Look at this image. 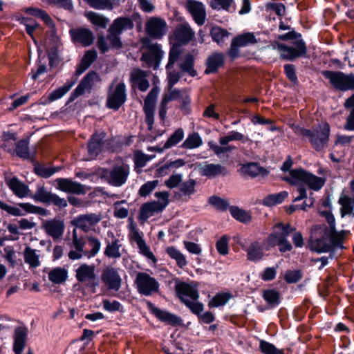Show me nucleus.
<instances>
[{
	"instance_id": "obj_42",
	"label": "nucleus",
	"mask_w": 354,
	"mask_h": 354,
	"mask_svg": "<svg viewBox=\"0 0 354 354\" xmlns=\"http://www.w3.org/2000/svg\"><path fill=\"white\" fill-rule=\"evenodd\" d=\"M230 212L234 218L243 223H248L252 219L251 215L247 211L237 206H230Z\"/></svg>"
},
{
	"instance_id": "obj_20",
	"label": "nucleus",
	"mask_w": 354,
	"mask_h": 354,
	"mask_svg": "<svg viewBox=\"0 0 354 354\" xmlns=\"http://www.w3.org/2000/svg\"><path fill=\"white\" fill-rule=\"evenodd\" d=\"M77 78L73 77L70 81H67L62 86H60L53 91L48 96H42L39 100L40 104L46 105L50 102L62 98L73 86L76 83Z\"/></svg>"
},
{
	"instance_id": "obj_43",
	"label": "nucleus",
	"mask_w": 354,
	"mask_h": 354,
	"mask_svg": "<svg viewBox=\"0 0 354 354\" xmlns=\"http://www.w3.org/2000/svg\"><path fill=\"white\" fill-rule=\"evenodd\" d=\"M32 160L34 161V172L41 178H48L58 171L54 167H46L39 165L37 160Z\"/></svg>"
},
{
	"instance_id": "obj_59",
	"label": "nucleus",
	"mask_w": 354,
	"mask_h": 354,
	"mask_svg": "<svg viewBox=\"0 0 354 354\" xmlns=\"http://www.w3.org/2000/svg\"><path fill=\"white\" fill-rule=\"evenodd\" d=\"M158 180H154L152 181H148L143 184L139 191L138 194L141 197H146L147 196L149 195L153 189L158 186Z\"/></svg>"
},
{
	"instance_id": "obj_4",
	"label": "nucleus",
	"mask_w": 354,
	"mask_h": 354,
	"mask_svg": "<svg viewBox=\"0 0 354 354\" xmlns=\"http://www.w3.org/2000/svg\"><path fill=\"white\" fill-rule=\"evenodd\" d=\"M294 131L298 135L308 138L313 149L317 151H321L329 141L330 129L328 123L324 122L320 130L317 129L312 131L297 126L295 127Z\"/></svg>"
},
{
	"instance_id": "obj_52",
	"label": "nucleus",
	"mask_w": 354,
	"mask_h": 354,
	"mask_svg": "<svg viewBox=\"0 0 354 354\" xmlns=\"http://www.w3.org/2000/svg\"><path fill=\"white\" fill-rule=\"evenodd\" d=\"M90 7L97 10H109L113 8V5L110 0H83Z\"/></svg>"
},
{
	"instance_id": "obj_10",
	"label": "nucleus",
	"mask_w": 354,
	"mask_h": 354,
	"mask_svg": "<svg viewBox=\"0 0 354 354\" xmlns=\"http://www.w3.org/2000/svg\"><path fill=\"white\" fill-rule=\"evenodd\" d=\"M1 142L0 149L12 156H16L22 158V139L17 138L16 132L3 131Z\"/></svg>"
},
{
	"instance_id": "obj_64",
	"label": "nucleus",
	"mask_w": 354,
	"mask_h": 354,
	"mask_svg": "<svg viewBox=\"0 0 354 354\" xmlns=\"http://www.w3.org/2000/svg\"><path fill=\"white\" fill-rule=\"evenodd\" d=\"M102 305L105 310L111 313L116 311L122 312L123 310V306L122 304L116 300L111 301L108 299H104L102 301Z\"/></svg>"
},
{
	"instance_id": "obj_17",
	"label": "nucleus",
	"mask_w": 354,
	"mask_h": 354,
	"mask_svg": "<svg viewBox=\"0 0 354 354\" xmlns=\"http://www.w3.org/2000/svg\"><path fill=\"white\" fill-rule=\"evenodd\" d=\"M101 279L109 290L118 291L121 287V277L116 269L113 267H106L103 270Z\"/></svg>"
},
{
	"instance_id": "obj_30",
	"label": "nucleus",
	"mask_w": 354,
	"mask_h": 354,
	"mask_svg": "<svg viewBox=\"0 0 354 354\" xmlns=\"http://www.w3.org/2000/svg\"><path fill=\"white\" fill-rule=\"evenodd\" d=\"M243 174L249 176L251 178H255L259 175L266 176L268 174L269 171L261 167L259 162H247L243 164L241 168Z\"/></svg>"
},
{
	"instance_id": "obj_63",
	"label": "nucleus",
	"mask_w": 354,
	"mask_h": 354,
	"mask_svg": "<svg viewBox=\"0 0 354 354\" xmlns=\"http://www.w3.org/2000/svg\"><path fill=\"white\" fill-rule=\"evenodd\" d=\"M153 214L154 213L151 210V208L150 207L147 202L145 203L142 205V206L140 208L138 220L140 221V223H145Z\"/></svg>"
},
{
	"instance_id": "obj_22",
	"label": "nucleus",
	"mask_w": 354,
	"mask_h": 354,
	"mask_svg": "<svg viewBox=\"0 0 354 354\" xmlns=\"http://www.w3.org/2000/svg\"><path fill=\"white\" fill-rule=\"evenodd\" d=\"M225 65V56L222 53L214 52L209 55L205 62V75L215 74Z\"/></svg>"
},
{
	"instance_id": "obj_37",
	"label": "nucleus",
	"mask_w": 354,
	"mask_h": 354,
	"mask_svg": "<svg viewBox=\"0 0 354 354\" xmlns=\"http://www.w3.org/2000/svg\"><path fill=\"white\" fill-rule=\"evenodd\" d=\"M133 239L136 242L140 253L156 263L157 261L156 257L151 252L149 247L146 244L139 232L136 233L135 237Z\"/></svg>"
},
{
	"instance_id": "obj_61",
	"label": "nucleus",
	"mask_w": 354,
	"mask_h": 354,
	"mask_svg": "<svg viewBox=\"0 0 354 354\" xmlns=\"http://www.w3.org/2000/svg\"><path fill=\"white\" fill-rule=\"evenodd\" d=\"M13 351L15 354H21L22 353V326H18L15 329Z\"/></svg>"
},
{
	"instance_id": "obj_38",
	"label": "nucleus",
	"mask_w": 354,
	"mask_h": 354,
	"mask_svg": "<svg viewBox=\"0 0 354 354\" xmlns=\"http://www.w3.org/2000/svg\"><path fill=\"white\" fill-rule=\"evenodd\" d=\"M233 297V295L230 292H218L216 294L212 299L208 302V307L209 308H218L225 306L228 301Z\"/></svg>"
},
{
	"instance_id": "obj_25",
	"label": "nucleus",
	"mask_w": 354,
	"mask_h": 354,
	"mask_svg": "<svg viewBox=\"0 0 354 354\" xmlns=\"http://www.w3.org/2000/svg\"><path fill=\"white\" fill-rule=\"evenodd\" d=\"M262 297L266 302L267 306L264 308H259L260 312L277 308L281 302L280 292L274 289H266L263 290Z\"/></svg>"
},
{
	"instance_id": "obj_51",
	"label": "nucleus",
	"mask_w": 354,
	"mask_h": 354,
	"mask_svg": "<svg viewBox=\"0 0 354 354\" xmlns=\"http://www.w3.org/2000/svg\"><path fill=\"white\" fill-rule=\"evenodd\" d=\"M259 349L263 354H285L283 349L277 348L273 344L261 339Z\"/></svg>"
},
{
	"instance_id": "obj_47",
	"label": "nucleus",
	"mask_w": 354,
	"mask_h": 354,
	"mask_svg": "<svg viewBox=\"0 0 354 354\" xmlns=\"http://www.w3.org/2000/svg\"><path fill=\"white\" fill-rule=\"evenodd\" d=\"M229 32L218 26H213L210 30V36L212 40L218 44H223V39L229 36Z\"/></svg>"
},
{
	"instance_id": "obj_13",
	"label": "nucleus",
	"mask_w": 354,
	"mask_h": 354,
	"mask_svg": "<svg viewBox=\"0 0 354 354\" xmlns=\"http://www.w3.org/2000/svg\"><path fill=\"white\" fill-rule=\"evenodd\" d=\"M113 84L110 86L106 106L110 109L118 111L127 101L126 85L124 82L118 83L114 91H111Z\"/></svg>"
},
{
	"instance_id": "obj_24",
	"label": "nucleus",
	"mask_w": 354,
	"mask_h": 354,
	"mask_svg": "<svg viewBox=\"0 0 354 354\" xmlns=\"http://www.w3.org/2000/svg\"><path fill=\"white\" fill-rule=\"evenodd\" d=\"M151 51L145 53L142 55L141 60L145 62L149 67H153L154 70L158 69L160 66L163 52L160 46H152Z\"/></svg>"
},
{
	"instance_id": "obj_3",
	"label": "nucleus",
	"mask_w": 354,
	"mask_h": 354,
	"mask_svg": "<svg viewBox=\"0 0 354 354\" xmlns=\"http://www.w3.org/2000/svg\"><path fill=\"white\" fill-rule=\"evenodd\" d=\"M350 234V231L342 230L335 232L326 231L319 233L315 236H310L309 245L311 250L317 253L333 251L336 248H344L343 243L346 236Z\"/></svg>"
},
{
	"instance_id": "obj_14",
	"label": "nucleus",
	"mask_w": 354,
	"mask_h": 354,
	"mask_svg": "<svg viewBox=\"0 0 354 354\" xmlns=\"http://www.w3.org/2000/svg\"><path fill=\"white\" fill-rule=\"evenodd\" d=\"M41 228L46 234L51 236L54 241L59 239L64 234L65 224L63 219L54 218L49 220H44Z\"/></svg>"
},
{
	"instance_id": "obj_60",
	"label": "nucleus",
	"mask_w": 354,
	"mask_h": 354,
	"mask_svg": "<svg viewBox=\"0 0 354 354\" xmlns=\"http://www.w3.org/2000/svg\"><path fill=\"white\" fill-rule=\"evenodd\" d=\"M284 73L286 77L294 84H297L298 77L296 73V68L294 64H286L283 66Z\"/></svg>"
},
{
	"instance_id": "obj_2",
	"label": "nucleus",
	"mask_w": 354,
	"mask_h": 354,
	"mask_svg": "<svg viewBox=\"0 0 354 354\" xmlns=\"http://www.w3.org/2000/svg\"><path fill=\"white\" fill-rule=\"evenodd\" d=\"M277 39L281 41L294 40L293 46L283 43L277 42L278 50L281 51L280 59L286 61L293 62L299 57H307V46L301 38V34L294 29L285 34L279 35Z\"/></svg>"
},
{
	"instance_id": "obj_21",
	"label": "nucleus",
	"mask_w": 354,
	"mask_h": 354,
	"mask_svg": "<svg viewBox=\"0 0 354 354\" xmlns=\"http://www.w3.org/2000/svg\"><path fill=\"white\" fill-rule=\"evenodd\" d=\"M129 174V167L128 165L114 166L109 173L110 183L116 187L122 186L126 183Z\"/></svg>"
},
{
	"instance_id": "obj_33",
	"label": "nucleus",
	"mask_w": 354,
	"mask_h": 354,
	"mask_svg": "<svg viewBox=\"0 0 354 354\" xmlns=\"http://www.w3.org/2000/svg\"><path fill=\"white\" fill-rule=\"evenodd\" d=\"M194 64L195 59L193 55L187 53L185 55L183 62L178 64V67L183 72L187 73L192 77H194L198 75L197 71L194 69Z\"/></svg>"
},
{
	"instance_id": "obj_19",
	"label": "nucleus",
	"mask_w": 354,
	"mask_h": 354,
	"mask_svg": "<svg viewBox=\"0 0 354 354\" xmlns=\"http://www.w3.org/2000/svg\"><path fill=\"white\" fill-rule=\"evenodd\" d=\"M69 34L74 43H80L84 47L89 46L93 43L94 35L88 28H72L70 29Z\"/></svg>"
},
{
	"instance_id": "obj_49",
	"label": "nucleus",
	"mask_w": 354,
	"mask_h": 354,
	"mask_svg": "<svg viewBox=\"0 0 354 354\" xmlns=\"http://www.w3.org/2000/svg\"><path fill=\"white\" fill-rule=\"evenodd\" d=\"M91 89L92 88L89 87L84 81L81 80L77 86L71 92L68 99L67 104L73 102L79 96L83 95L85 93V91L90 92Z\"/></svg>"
},
{
	"instance_id": "obj_45",
	"label": "nucleus",
	"mask_w": 354,
	"mask_h": 354,
	"mask_svg": "<svg viewBox=\"0 0 354 354\" xmlns=\"http://www.w3.org/2000/svg\"><path fill=\"white\" fill-rule=\"evenodd\" d=\"M239 47L247 46L249 44H255L258 42L253 32H246L238 35L232 39Z\"/></svg>"
},
{
	"instance_id": "obj_32",
	"label": "nucleus",
	"mask_w": 354,
	"mask_h": 354,
	"mask_svg": "<svg viewBox=\"0 0 354 354\" xmlns=\"http://www.w3.org/2000/svg\"><path fill=\"white\" fill-rule=\"evenodd\" d=\"M25 11L29 15L41 19L49 28L55 26L53 19L45 10L36 8H28Z\"/></svg>"
},
{
	"instance_id": "obj_54",
	"label": "nucleus",
	"mask_w": 354,
	"mask_h": 354,
	"mask_svg": "<svg viewBox=\"0 0 354 354\" xmlns=\"http://www.w3.org/2000/svg\"><path fill=\"white\" fill-rule=\"evenodd\" d=\"M24 212L26 213L35 214L43 216H47L50 214L49 210L43 207L34 205L29 203H24Z\"/></svg>"
},
{
	"instance_id": "obj_35",
	"label": "nucleus",
	"mask_w": 354,
	"mask_h": 354,
	"mask_svg": "<svg viewBox=\"0 0 354 354\" xmlns=\"http://www.w3.org/2000/svg\"><path fill=\"white\" fill-rule=\"evenodd\" d=\"M113 241L110 243L108 239H106V247L104 250V255L109 258H119L121 256L120 252V241L115 238L113 233H111Z\"/></svg>"
},
{
	"instance_id": "obj_41",
	"label": "nucleus",
	"mask_w": 354,
	"mask_h": 354,
	"mask_svg": "<svg viewBox=\"0 0 354 354\" xmlns=\"http://www.w3.org/2000/svg\"><path fill=\"white\" fill-rule=\"evenodd\" d=\"M5 180L8 187L19 198H22V182L16 176H6Z\"/></svg>"
},
{
	"instance_id": "obj_16",
	"label": "nucleus",
	"mask_w": 354,
	"mask_h": 354,
	"mask_svg": "<svg viewBox=\"0 0 354 354\" xmlns=\"http://www.w3.org/2000/svg\"><path fill=\"white\" fill-rule=\"evenodd\" d=\"M167 23L159 17H152L146 24L147 33L154 39H161L166 33Z\"/></svg>"
},
{
	"instance_id": "obj_48",
	"label": "nucleus",
	"mask_w": 354,
	"mask_h": 354,
	"mask_svg": "<svg viewBox=\"0 0 354 354\" xmlns=\"http://www.w3.org/2000/svg\"><path fill=\"white\" fill-rule=\"evenodd\" d=\"M208 203L219 212H225L227 209H230V205L228 201L216 195L210 196L208 198Z\"/></svg>"
},
{
	"instance_id": "obj_55",
	"label": "nucleus",
	"mask_w": 354,
	"mask_h": 354,
	"mask_svg": "<svg viewBox=\"0 0 354 354\" xmlns=\"http://www.w3.org/2000/svg\"><path fill=\"white\" fill-rule=\"evenodd\" d=\"M24 256L26 263L30 264V267L36 268L39 265L38 256L29 247L26 248L24 251Z\"/></svg>"
},
{
	"instance_id": "obj_34",
	"label": "nucleus",
	"mask_w": 354,
	"mask_h": 354,
	"mask_svg": "<svg viewBox=\"0 0 354 354\" xmlns=\"http://www.w3.org/2000/svg\"><path fill=\"white\" fill-rule=\"evenodd\" d=\"M344 105L346 109H351L344 128L347 131H354V93L345 100Z\"/></svg>"
},
{
	"instance_id": "obj_57",
	"label": "nucleus",
	"mask_w": 354,
	"mask_h": 354,
	"mask_svg": "<svg viewBox=\"0 0 354 354\" xmlns=\"http://www.w3.org/2000/svg\"><path fill=\"white\" fill-rule=\"evenodd\" d=\"M229 236L223 235L216 241L215 246L220 254L225 256L229 253Z\"/></svg>"
},
{
	"instance_id": "obj_18",
	"label": "nucleus",
	"mask_w": 354,
	"mask_h": 354,
	"mask_svg": "<svg viewBox=\"0 0 354 354\" xmlns=\"http://www.w3.org/2000/svg\"><path fill=\"white\" fill-rule=\"evenodd\" d=\"M58 189L62 192L77 195H84L86 193L85 186L71 178H57Z\"/></svg>"
},
{
	"instance_id": "obj_26",
	"label": "nucleus",
	"mask_w": 354,
	"mask_h": 354,
	"mask_svg": "<svg viewBox=\"0 0 354 354\" xmlns=\"http://www.w3.org/2000/svg\"><path fill=\"white\" fill-rule=\"evenodd\" d=\"M200 174L209 178L218 176H225L227 174V168L220 164L207 163L199 169Z\"/></svg>"
},
{
	"instance_id": "obj_9",
	"label": "nucleus",
	"mask_w": 354,
	"mask_h": 354,
	"mask_svg": "<svg viewBox=\"0 0 354 354\" xmlns=\"http://www.w3.org/2000/svg\"><path fill=\"white\" fill-rule=\"evenodd\" d=\"M134 283L138 292L145 296H151L160 290L159 282L147 272H138Z\"/></svg>"
},
{
	"instance_id": "obj_31",
	"label": "nucleus",
	"mask_w": 354,
	"mask_h": 354,
	"mask_svg": "<svg viewBox=\"0 0 354 354\" xmlns=\"http://www.w3.org/2000/svg\"><path fill=\"white\" fill-rule=\"evenodd\" d=\"M245 251L247 252L248 260L252 262L263 259L264 256L263 248L259 241L251 243Z\"/></svg>"
},
{
	"instance_id": "obj_36",
	"label": "nucleus",
	"mask_w": 354,
	"mask_h": 354,
	"mask_svg": "<svg viewBox=\"0 0 354 354\" xmlns=\"http://www.w3.org/2000/svg\"><path fill=\"white\" fill-rule=\"evenodd\" d=\"M68 277L66 269L57 267L52 269L48 273V279L55 284H61L65 282Z\"/></svg>"
},
{
	"instance_id": "obj_58",
	"label": "nucleus",
	"mask_w": 354,
	"mask_h": 354,
	"mask_svg": "<svg viewBox=\"0 0 354 354\" xmlns=\"http://www.w3.org/2000/svg\"><path fill=\"white\" fill-rule=\"evenodd\" d=\"M196 182L194 179H189L187 181L181 183L180 191L184 196H190L195 193V186Z\"/></svg>"
},
{
	"instance_id": "obj_56",
	"label": "nucleus",
	"mask_w": 354,
	"mask_h": 354,
	"mask_svg": "<svg viewBox=\"0 0 354 354\" xmlns=\"http://www.w3.org/2000/svg\"><path fill=\"white\" fill-rule=\"evenodd\" d=\"M208 146L217 156H220L227 152H232L236 149V147L234 145H227L223 147H220L213 141L208 142Z\"/></svg>"
},
{
	"instance_id": "obj_6",
	"label": "nucleus",
	"mask_w": 354,
	"mask_h": 354,
	"mask_svg": "<svg viewBox=\"0 0 354 354\" xmlns=\"http://www.w3.org/2000/svg\"><path fill=\"white\" fill-rule=\"evenodd\" d=\"M133 28V21L129 17L122 16L115 19L108 29L109 34L106 36L111 47L115 49L122 48L120 35L124 31L132 30Z\"/></svg>"
},
{
	"instance_id": "obj_11",
	"label": "nucleus",
	"mask_w": 354,
	"mask_h": 354,
	"mask_svg": "<svg viewBox=\"0 0 354 354\" xmlns=\"http://www.w3.org/2000/svg\"><path fill=\"white\" fill-rule=\"evenodd\" d=\"M75 277L80 283L87 282L86 287L93 292H95L97 287L100 286V279L95 274V266L82 264L76 270Z\"/></svg>"
},
{
	"instance_id": "obj_28",
	"label": "nucleus",
	"mask_w": 354,
	"mask_h": 354,
	"mask_svg": "<svg viewBox=\"0 0 354 354\" xmlns=\"http://www.w3.org/2000/svg\"><path fill=\"white\" fill-rule=\"evenodd\" d=\"M97 57V54L95 50H88L84 55L80 62L77 66V68L75 73V77L77 78L82 75L86 70H87L90 66L95 61Z\"/></svg>"
},
{
	"instance_id": "obj_12",
	"label": "nucleus",
	"mask_w": 354,
	"mask_h": 354,
	"mask_svg": "<svg viewBox=\"0 0 354 354\" xmlns=\"http://www.w3.org/2000/svg\"><path fill=\"white\" fill-rule=\"evenodd\" d=\"M147 308L151 314L153 315L161 322L172 327L183 326V319L166 310H162L156 307L150 301L146 300Z\"/></svg>"
},
{
	"instance_id": "obj_8",
	"label": "nucleus",
	"mask_w": 354,
	"mask_h": 354,
	"mask_svg": "<svg viewBox=\"0 0 354 354\" xmlns=\"http://www.w3.org/2000/svg\"><path fill=\"white\" fill-rule=\"evenodd\" d=\"M322 75L329 80L332 87L337 91L345 92L354 91V74L345 73L340 71H322Z\"/></svg>"
},
{
	"instance_id": "obj_39",
	"label": "nucleus",
	"mask_w": 354,
	"mask_h": 354,
	"mask_svg": "<svg viewBox=\"0 0 354 354\" xmlns=\"http://www.w3.org/2000/svg\"><path fill=\"white\" fill-rule=\"evenodd\" d=\"M288 196V193L286 191H282L277 194H270L263 198V204L267 207H272L282 203Z\"/></svg>"
},
{
	"instance_id": "obj_53",
	"label": "nucleus",
	"mask_w": 354,
	"mask_h": 354,
	"mask_svg": "<svg viewBox=\"0 0 354 354\" xmlns=\"http://www.w3.org/2000/svg\"><path fill=\"white\" fill-rule=\"evenodd\" d=\"M303 277V273L301 270H287L283 275V279L288 283H296Z\"/></svg>"
},
{
	"instance_id": "obj_5",
	"label": "nucleus",
	"mask_w": 354,
	"mask_h": 354,
	"mask_svg": "<svg viewBox=\"0 0 354 354\" xmlns=\"http://www.w3.org/2000/svg\"><path fill=\"white\" fill-rule=\"evenodd\" d=\"M282 179L290 185L304 183L307 185L310 189L314 191L321 189L326 182L324 178L317 176L301 167L292 171L291 176H285Z\"/></svg>"
},
{
	"instance_id": "obj_50",
	"label": "nucleus",
	"mask_w": 354,
	"mask_h": 354,
	"mask_svg": "<svg viewBox=\"0 0 354 354\" xmlns=\"http://www.w3.org/2000/svg\"><path fill=\"white\" fill-rule=\"evenodd\" d=\"M184 138V131L181 128L176 129L164 144L165 149H169L178 144Z\"/></svg>"
},
{
	"instance_id": "obj_40",
	"label": "nucleus",
	"mask_w": 354,
	"mask_h": 354,
	"mask_svg": "<svg viewBox=\"0 0 354 354\" xmlns=\"http://www.w3.org/2000/svg\"><path fill=\"white\" fill-rule=\"evenodd\" d=\"M203 145V140L198 132L189 133L185 140L181 145L183 149H193L201 147Z\"/></svg>"
},
{
	"instance_id": "obj_15",
	"label": "nucleus",
	"mask_w": 354,
	"mask_h": 354,
	"mask_svg": "<svg viewBox=\"0 0 354 354\" xmlns=\"http://www.w3.org/2000/svg\"><path fill=\"white\" fill-rule=\"evenodd\" d=\"M319 215L325 218L328 225L327 226L325 224L314 225L310 230L312 236H315L319 233L326 231L335 232V229H336L335 218L332 212V209L321 211L319 212Z\"/></svg>"
},
{
	"instance_id": "obj_23",
	"label": "nucleus",
	"mask_w": 354,
	"mask_h": 354,
	"mask_svg": "<svg viewBox=\"0 0 354 354\" xmlns=\"http://www.w3.org/2000/svg\"><path fill=\"white\" fill-rule=\"evenodd\" d=\"M188 11L198 26H202L206 19V11L203 3L195 0H188L187 2Z\"/></svg>"
},
{
	"instance_id": "obj_29",
	"label": "nucleus",
	"mask_w": 354,
	"mask_h": 354,
	"mask_svg": "<svg viewBox=\"0 0 354 354\" xmlns=\"http://www.w3.org/2000/svg\"><path fill=\"white\" fill-rule=\"evenodd\" d=\"M147 73L145 71L136 68L131 73L130 80L132 83L138 84V89L145 92L149 87V82L146 79Z\"/></svg>"
},
{
	"instance_id": "obj_27",
	"label": "nucleus",
	"mask_w": 354,
	"mask_h": 354,
	"mask_svg": "<svg viewBox=\"0 0 354 354\" xmlns=\"http://www.w3.org/2000/svg\"><path fill=\"white\" fill-rule=\"evenodd\" d=\"M194 32L188 24L179 25L174 31V39L180 44L189 43L194 37Z\"/></svg>"
},
{
	"instance_id": "obj_46",
	"label": "nucleus",
	"mask_w": 354,
	"mask_h": 354,
	"mask_svg": "<svg viewBox=\"0 0 354 354\" xmlns=\"http://www.w3.org/2000/svg\"><path fill=\"white\" fill-rule=\"evenodd\" d=\"M86 17L93 25L102 28H105L109 22L107 17L93 11L88 12Z\"/></svg>"
},
{
	"instance_id": "obj_44",
	"label": "nucleus",
	"mask_w": 354,
	"mask_h": 354,
	"mask_svg": "<svg viewBox=\"0 0 354 354\" xmlns=\"http://www.w3.org/2000/svg\"><path fill=\"white\" fill-rule=\"evenodd\" d=\"M167 254L173 259H175L178 267L180 268L187 264L185 257L175 247L169 246L166 248Z\"/></svg>"
},
{
	"instance_id": "obj_62",
	"label": "nucleus",
	"mask_w": 354,
	"mask_h": 354,
	"mask_svg": "<svg viewBox=\"0 0 354 354\" xmlns=\"http://www.w3.org/2000/svg\"><path fill=\"white\" fill-rule=\"evenodd\" d=\"M133 161L135 169L144 167L149 161L148 155L144 153L142 151H136L134 153Z\"/></svg>"
},
{
	"instance_id": "obj_1",
	"label": "nucleus",
	"mask_w": 354,
	"mask_h": 354,
	"mask_svg": "<svg viewBox=\"0 0 354 354\" xmlns=\"http://www.w3.org/2000/svg\"><path fill=\"white\" fill-rule=\"evenodd\" d=\"M176 296L189 310L197 316L198 322L201 324H209L215 321V315L210 311L203 313L204 305L197 301L199 293L196 288L186 282L178 281L175 285Z\"/></svg>"
},
{
	"instance_id": "obj_7",
	"label": "nucleus",
	"mask_w": 354,
	"mask_h": 354,
	"mask_svg": "<svg viewBox=\"0 0 354 354\" xmlns=\"http://www.w3.org/2000/svg\"><path fill=\"white\" fill-rule=\"evenodd\" d=\"M26 196L46 205L53 204L59 208H64L68 205L66 200L60 198L56 194L48 192L44 186H39L36 192L32 194L28 186L24 183V198Z\"/></svg>"
}]
</instances>
